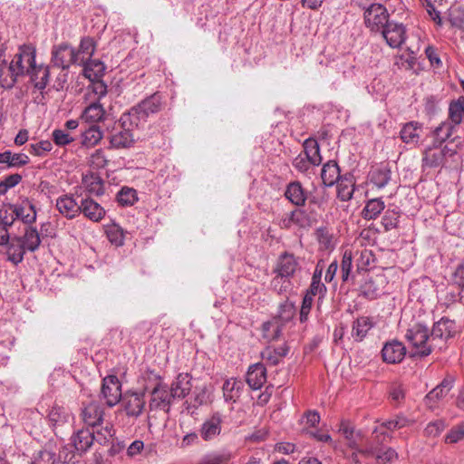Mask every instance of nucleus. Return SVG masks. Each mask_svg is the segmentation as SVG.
Listing matches in <instances>:
<instances>
[{
  "instance_id": "nucleus-1",
  "label": "nucleus",
  "mask_w": 464,
  "mask_h": 464,
  "mask_svg": "<svg viewBox=\"0 0 464 464\" xmlns=\"http://www.w3.org/2000/svg\"><path fill=\"white\" fill-rule=\"evenodd\" d=\"M36 48L33 44H23L19 46L17 53L14 55L9 67L8 73L5 69H0V84L3 88L11 89L14 86L18 77L26 76L36 63Z\"/></svg>"
},
{
  "instance_id": "nucleus-2",
  "label": "nucleus",
  "mask_w": 464,
  "mask_h": 464,
  "mask_svg": "<svg viewBox=\"0 0 464 464\" xmlns=\"http://www.w3.org/2000/svg\"><path fill=\"white\" fill-rule=\"evenodd\" d=\"M405 338L409 343L411 356L426 357L438 350L439 343L433 339L431 331L421 324L411 325L406 332Z\"/></svg>"
},
{
  "instance_id": "nucleus-3",
  "label": "nucleus",
  "mask_w": 464,
  "mask_h": 464,
  "mask_svg": "<svg viewBox=\"0 0 464 464\" xmlns=\"http://www.w3.org/2000/svg\"><path fill=\"white\" fill-rule=\"evenodd\" d=\"M456 154L457 145L452 144V142L443 147L433 145L424 150L422 165L427 168H438L445 163L447 158H451Z\"/></svg>"
},
{
  "instance_id": "nucleus-4",
  "label": "nucleus",
  "mask_w": 464,
  "mask_h": 464,
  "mask_svg": "<svg viewBox=\"0 0 464 464\" xmlns=\"http://www.w3.org/2000/svg\"><path fill=\"white\" fill-rule=\"evenodd\" d=\"M51 62L53 66L67 70L71 64L84 62V57L79 58V53L67 43H62L52 48Z\"/></svg>"
},
{
  "instance_id": "nucleus-5",
  "label": "nucleus",
  "mask_w": 464,
  "mask_h": 464,
  "mask_svg": "<svg viewBox=\"0 0 464 464\" xmlns=\"http://www.w3.org/2000/svg\"><path fill=\"white\" fill-rule=\"evenodd\" d=\"M366 26L372 32H381L389 23L386 7L381 4L371 5L364 12Z\"/></svg>"
},
{
  "instance_id": "nucleus-6",
  "label": "nucleus",
  "mask_w": 464,
  "mask_h": 464,
  "mask_svg": "<svg viewBox=\"0 0 464 464\" xmlns=\"http://www.w3.org/2000/svg\"><path fill=\"white\" fill-rule=\"evenodd\" d=\"M299 269L298 258L294 254L285 252L281 254L276 261L274 268V273L276 276L273 279L272 283L276 285L279 278H290L294 276L295 272Z\"/></svg>"
},
{
  "instance_id": "nucleus-7",
  "label": "nucleus",
  "mask_w": 464,
  "mask_h": 464,
  "mask_svg": "<svg viewBox=\"0 0 464 464\" xmlns=\"http://www.w3.org/2000/svg\"><path fill=\"white\" fill-rule=\"evenodd\" d=\"M459 332L455 321L447 317H442L433 324L431 334L432 340L439 343L438 350L441 351L445 348L446 341L455 336Z\"/></svg>"
},
{
  "instance_id": "nucleus-8",
  "label": "nucleus",
  "mask_w": 464,
  "mask_h": 464,
  "mask_svg": "<svg viewBox=\"0 0 464 464\" xmlns=\"http://www.w3.org/2000/svg\"><path fill=\"white\" fill-rule=\"evenodd\" d=\"M101 392L109 407L115 406L123 397L121 383L116 375H108L102 380Z\"/></svg>"
},
{
  "instance_id": "nucleus-9",
  "label": "nucleus",
  "mask_w": 464,
  "mask_h": 464,
  "mask_svg": "<svg viewBox=\"0 0 464 464\" xmlns=\"http://www.w3.org/2000/svg\"><path fill=\"white\" fill-rule=\"evenodd\" d=\"M338 432L345 440L347 447L356 451L353 453V455L356 456L357 453L360 454V450H362L361 444L363 440V434L362 430H355L351 421L343 420L340 422ZM364 447H362V449Z\"/></svg>"
},
{
  "instance_id": "nucleus-10",
  "label": "nucleus",
  "mask_w": 464,
  "mask_h": 464,
  "mask_svg": "<svg viewBox=\"0 0 464 464\" xmlns=\"http://www.w3.org/2000/svg\"><path fill=\"white\" fill-rule=\"evenodd\" d=\"M132 129L124 127L119 120L113 126L110 137V144L114 149H127L134 144Z\"/></svg>"
},
{
  "instance_id": "nucleus-11",
  "label": "nucleus",
  "mask_w": 464,
  "mask_h": 464,
  "mask_svg": "<svg viewBox=\"0 0 464 464\" xmlns=\"http://www.w3.org/2000/svg\"><path fill=\"white\" fill-rule=\"evenodd\" d=\"M174 396L165 384H158L153 388L150 400V410H162L169 412Z\"/></svg>"
},
{
  "instance_id": "nucleus-12",
  "label": "nucleus",
  "mask_w": 464,
  "mask_h": 464,
  "mask_svg": "<svg viewBox=\"0 0 464 464\" xmlns=\"http://www.w3.org/2000/svg\"><path fill=\"white\" fill-rule=\"evenodd\" d=\"M360 454L364 458H375L377 464L391 463L398 459V453L391 447L365 446L360 450Z\"/></svg>"
},
{
  "instance_id": "nucleus-13",
  "label": "nucleus",
  "mask_w": 464,
  "mask_h": 464,
  "mask_svg": "<svg viewBox=\"0 0 464 464\" xmlns=\"http://www.w3.org/2000/svg\"><path fill=\"white\" fill-rule=\"evenodd\" d=\"M380 33L392 48L400 47L406 39L405 26L395 22H390Z\"/></svg>"
},
{
  "instance_id": "nucleus-14",
  "label": "nucleus",
  "mask_w": 464,
  "mask_h": 464,
  "mask_svg": "<svg viewBox=\"0 0 464 464\" xmlns=\"http://www.w3.org/2000/svg\"><path fill=\"white\" fill-rule=\"evenodd\" d=\"M121 403L128 416L137 418L142 413L146 401L143 393L127 392L123 394Z\"/></svg>"
},
{
  "instance_id": "nucleus-15",
  "label": "nucleus",
  "mask_w": 464,
  "mask_h": 464,
  "mask_svg": "<svg viewBox=\"0 0 464 464\" xmlns=\"http://www.w3.org/2000/svg\"><path fill=\"white\" fill-rule=\"evenodd\" d=\"M84 424L95 428L102 425L104 418L103 407L98 401H91L85 405L81 412Z\"/></svg>"
},
{
  "instance_id": "nucleus-16",
  "label": "nucleus",
  "mask_w": 464,
  "mask_h": 464,
  "mask_svg": "<svg viewBox=\"0 0 464 464\" xmlns=\"http://www.w3.org/2000/svg\"><path fill=\"white\" fill-rule=\"evenodd\" d=\"M81 214L88 220L99 223L106 216L105 208L91 197L82 198L80 202Z\"/></svg>"
},
{
  "instance_id": "nucleus-17",
  "label": "nucleus",
  "mask_w": 464,
  "mask_h": 464,
  "mask_svg": "<svg viewBox=\"0 0 464 464\" xmlns=\"http://www.w3.org/2000/svg\"><path fill=\"white\" fill-rule=\"evenodd\" d=\"M55 206L59 213L68 219H73L81 214L80 204L72 194L60 196Z\"/></svg>"
},
{
  "instance_id": "nucleus-18",
  "label": "nucleus",
  "mask_w": 464,
  "mask_h": 464,
  "mask_svg": "<svg viewBox=\"0 0 464 464\" xmlns=\"http://www.w3.org/2000/svg\"><path fill=\"white\" fill-rule=\"evenodd\" d=\"M455 378L447 375L442 382L431 390L425 397L426 404L430 408H434L438 401L442 399L453 388Z\"/></svg>"
},
{
  "instance_id": "nucleus-19",
  "label": "nucleus",
  "mask_w": 464,
  "mask_h": 464,
  "mask_svg": "<svg viewBox=\"0 0 464 464\" xmlns=\"http://www.w3.org/2000/svg\"><path fill=\"white\" fill-rule=\"evenodd\" d=\"M406 353V348L401 342L392 340L384 344L382 356L387 363H398L402 361Z\"/></svg>"
},
{
  "instance_id": "nucleus-20",
  "label": "nucleus",
  "mask_w": 464,
  "mask_h": 464,
  "mask_svg": "<svg viewBox=\"0 0 464 464\" xmlns=\"http://www.w3.org/2000/svg\"><path fill=\"white\" fill-rule=\"evenodd\" d=\"M266 369L261 362L254 363L248 367L246 382L252 390H259L266 382Z\"/></svg>"
},
{
  "instance_id": "nucleus-21",
  "label": "nucleus",
  "mask_w": 464,
  "mask_h": 464,
  "mask_svg": "<svg viewBox=\"0 0 464 464\" xmlns=\"http://www.w3.org/2000/svg\"><path fill=\"white\" fill-rule=\"evenodd\" d=\"M221 429V416L216 413L204 420L199 430V434L204 440L209 441L215 440L220 434Z\"/></svg>"
},
{
  "instance_id": "nucleus-22",
  "label": "nucleus",
  "mask_w": 464,
  "mask_h": 464,
  "mask_svg": "<svg viewBox=\"0 0 464 464\" xmlns=\"http://www.w3.org/2000/svg\"><path fill=\"white\" fill-rule=\"evenodd\" d=\"M14 213L25 224H33L36 220L35 206L29 198H24L14 206Z\"/></svg>"
},
{
  "instance_id": "nucleus-23",
  "label": "nucleus",
  "mask_w": 464,
  "mask_h": 464,
  "mask_svg": "<svg viewBox=\"0 0 464 464\" xmlns=\"http://www.w3.org/2000/svg\"><path fill=\"white\" fill-rule=\"evenodd\" d=\"M119 120L121 121V124L133 130L134 129L143 128L148 118L144 112L139 110L137 105L131 108L128 112H124Z\"/></svg>"
},
{
  "instance_id": "nucleus-24",
  "label": "nucleus",
  "mask_w": 464,
  "mask_h": 464,
  "mask_svg": "<svg viewBox=\"0 0 464 464\" xmlns=\"http://www.w3.org/2000/svg\"><path fill=\"white\" fill-rule=\"evenodd\" d=\"M26 76L30 77L31 82L36 89L43 91L49 82L50 68L47 65L35 63Z\"/></svg>"
},
{
  "instance_id": "nucleus-25",
  "label": "nucleus",
  "mask_w": 464,
  "mask_h": 464,
  "mask_svg": "<svg viewBox=\"0 0 464 464\" xmlns=\"http://www.w3.org/2000/svg\"><path fill=\"white\" fill-rule=\"evenodd\" d=\"M94 442V430L88 428L78 430L72 437V443L74 450L80 453L88 450Z\"/></svg>"
},
{
  "instance_id": "nucleus-26",
  "label": "nucleus",
  "mask_w": 464,
  "mask_h": 464,
  "mask_svg": "<svg viewBox=\"0 0 464 464\" xmlns=\"http://www.w3.org/2000/svg\"><path fill=\"white\" fill-rule=\"evenodd\" d=\"M285 197L296 207H302L305 204L307 195L299 181L290 182L285 188Z\"/></svg>"
},
{
  "instance_id": "nucleus-27",
  "label": "nucleus",
  "mask_w": 464,
  "mask_h": 464,
  "mask_svg": "<svg viewBox=\"0 0 464 464\" xmlns=\"http://www.w3.org/2000/svg\"><path fill=\"white\" fill-rule=\"evenodd\" d=\"M294 225L299 227H307L309 220L304 210L300 208L295 209L286 214L280 221V227L282 228L288 229Z\"/></svg>"
},
{
  "instance_id": "nucleus-28",
  "label": "nucleus",
  "mask_w": 464,
  "mask_h": 464,
  "mask_svg": "<svg viewBox=\"0 0 464 464\" xmlns=\"http://www.w3.org/2000/svg\"><path fill=\"white\" fill-rule=\"evenodd\" d=\"M191 387L190 375L188 373H179L169 390L174 398L183 399L190 392Z\"/></svg>"
},
{
  "instance_id": "nucleus-29",
  "label": "nucleus",
  "mask_w": 464,
  "mask_h": 464,
  "mask_svg": "<svg viewBox=\"0 0 464 464\" xmlns=\"http://www.w3.org/2000/svg\"><path fill=\"white\" fill-rule=\"evenodd\" d=\"M422 133V126L417 121L406 123L401 130L400 135L403 142L417 145Z\"/></svg>"
},
{
  "instance_id": "nucleus-30",
  "label": "nucleus",
  "mask_w": 464,
  "mask_h": 464,
  "mask_svg": "<svg viewBox=\"0 0 464 464\" xmlns=\"http://www.w3.org/2000/svg\"><path fill=\"white\" fill-rule=\"evenodd\" d=\"M24 248L29 252H35L41 245V237L37 229L32 226L24 228L23 236L19 237Z\"/></svg>"
},
{
  "instance_id": "nucleus-31",
  "label": "nucleus",
  "mask_w": 464,
  "mask_h": 464,
  "mask_svg": "<svg viewBox=\"0 0 464 464\" xmlns=\"http://www.w3.org/2000/svg\"><path fill=\"white\" fill-rule=\"evenodd\" d=\"M105 115L106 111L103 106L99 102H92L83 110L81 118L84 121L95 125V123L102 121Z\"/></svg>"
},
{
  "instance_id": "nucleus-32",
  "label": "nucleus",
  "mask_w": 464,
  "mask_h": 464,
  "mask_svg": "<svg viewBox=\"0 0 464 464\" xmlns=\"http://www.w3.org/2000/svg\"><path fill=\"white\" fill-rule=\"evenodd\" d=\"M337 183V197L342 201H348L354 192V179L350 174L343 175Z\"/></svg>"
},
{
  "instance_id": "nucleus-33",
  "label": "nucleus",
  "mask_w": 464,
  "mask_h": 464,
  "mask_svg": "<svg viewBox=\"0 0 464 464\" xmlns=\"http://www.w3.org/2000/svg\"><path fill=\"white\" fill-rule=\"evenodd\" d=\"M343 176L340 175V169L336 161L329 160L325 164H324L321 178L323 183L331 187L336 183Z\"/></svg>"
},
{
  "instance_id": "nucleus-34",
  "label": "nucleus",
  "mask_w": 464,
  "mask_h": 464,
  "mask_svg": "<svg viewBox=\"0 0 464 464\" xmlns=\"http://www.w3.org/2000/svg\"><path fill=\"white\" fill-rule=\"evenodd\" d=\"M7 246V256L8 260L17 265L24 260V256L26 250L24 248L20 237H14L10 238Z\"/></svg>"
},
{
  "instance_id": "nucleus-35",
  "label": "nucleus",
  "mask_w": 464,
  "mask_h": 464,
  "mask_svg": "<svg viewBox=\"0 0 464 464\" xmlns=\"http://www.w3.org/2000/svg\"><path fill=\"white\" fill-rule=\"evenodd\" d=\"M82 184L90 194L102 196L104 193L102 179L96 174L91 173L82 176Z\"/></svg>"
},
{
  "instance_id": "nucleus-36",
  "label": "nucleus",
  "mask_w": 464,
  "mask_h": 464,
  "mask_svg": "<svg viewBox=\"0 0 464 464\" xmlns=\"http://www.w3.org/2000/svg\"><path fill=\"white\" fill-rule=\"evenodd\" d=\"M384 208L385 203L381 198L369 199L362 210V217L366 220L376 219Z\"/></svg>"
},
{
  "instance_id": "nucleus-37",
  "label": "nucleus",
  "mask_w": 464,
  "mask_h": 464,
  "mask_svg": "<svg viewBox=\"0 0 464 464\" xmlns=\"http://www.w3.org/2000/svg\"><path fill=\"white\" fill-rule=\"evenodd\" d=\"M70 419L71 414L69 411L58 405L53 406L48 414L49 422L54 429L68 423Z\"/></svg>"
},
{
  "instance_id": "nucleus-38",
  "label": "nucleus",
  "mask_w": 464,
  "mask_h": 464,
  "mask_svg": "<svg viewBox=\"0 0 464 464\" xmlns=\"http://www.w3.org/2000/svg\"><path fill=\"white\" fill-rule=\"evenodd\" d=\"M243 383L237 379H227L223 383V396L226 401L235 402L240 396Z\"/></svg>"
},
{
  "instance_id": "nucleus-39",
  "label": "nucleus",
  "mask_w": 464,
  "mask_h": 464,
  "mask_svg": "<svg viewBox=\"0 0 464 464\" xmlns=\"http://www.w3.org/2000/svg\"><path fill=\"white\" fill-rule=\"evenodd\" d=\"M83 74L90 81L101 79L105 71L103 63L99 60H87L83 63Z\"/></svg>"
},
{
  "instance_id": "nucleus-40",
  "label": "nucleus",
  "mask_w": 464,
  "mask_h": 464,
  "mask_svg": "<svg viewBox=\"0 0 464 464\" xmlns=\"http://www.w3.org/2000/svg\"><path fill=\"white\" fill-rule=\"evenodd\" d=\"M29 161V157L24 153H12L10 150L0 152V163L7 164L8 168L23 167Z\"/></svg>"
},
{
  "instance_id": "nucleus-41",
  "label": "nucleus",
  "mask_w": 464,
  "mask_h": 464,
  "mask_svg": "<svg viewBox=\"0 0 464 464\" xmlns=\"http://www.w3.org/2000/svg\"><path fill=\"white\" fill-rule=\"evenodd\" d=\"M372 326L373 324L369 317H360L353 324L352 336L355 341L362 342Z\"/></svg>"
},
{
  "instance_id": "nucleus-42",
  "label": "nucleus",
  "mask_w": 464,
  "mask_h": 464,
  "mask_svg": "<svg viewBox=\"0 0 464 464\" xmlns=\"http://www.w3.org/2000/svg\"><path fill=\"white\" fill-rule=\"evenodd\" d=\"M288 347L282 345L277 348L267 346L261 353L262 359L271 365H276L287 354Z\"/></svg>"
},
{
  "instance_id": "nucleus-43",
  "label": "nucleus",
  "mask_w": 464,
  "mask_h": 464,
  "mask_svg": "<svg viewBox=\"0 0 464 464\" xmlns=\"http://www.w3.org/2000/svg\"><path fill=\"white\" fill-rule=\"evenodd\" d=\"M304 155L313 166H319L322 162L318 142L314 139H307L304 142Z\"/></svg>"
},
{
  "instance_id": "nucleus-44",
  "label": "nucleus",
  "mask_w": 464,
  "mask_h": 464,
  "mask_svg": "<svg viewBox=\"0 0 464 464\" xmlns=\"http://www.w3.org/2000/svg\"><path fill=\"white\" fill-rule=\"evenodd\" d=\"M392 179V171L387 166H381L373 169L370 175V181L377 188H384Z\"/></svg>"
},
{
  "instance_id": "nucleus-45",
  "label": "nucleus",
  "mask_w": 464,
  "mask_h": 464,
  "mask_svg": "<svg viewBox=\"0 0 464 464\" xmlns=\"http://www.w3.org/2000/svg\"><path fill=\"white\" fill-rule=\"evenodd\" d=\"M449 120L453 126L459 125L464 121V98L460 97L457 101L450 103Z\"/></svg>"
},
{
  "instance_id": "nucleus-46",
  "label": "nucleus",
  "mask_w": 464,
  "mask_h": 464,
  "mask_svg": "<svg viewBox=\"0 0 464 464\" xmlns=\"http://www.w3.org/2000/svg\"><path fill=\"white\" fill-rule=\"evenodd\" d=\"M102 132L99 126L92 125L82 135V144L87 148H92L102 139Z\"/></svg>"
},
{
  "instance_id": "nucleus-47",
  "label": "nucleus",
  "mask_w": 464,
  "mask_h": 464,
  "mask_svg": "<svg viewBox=\"0 0 464 464\" xmlns=\"http://www.w3.org/2000/svg\"><path fill=\"white\" fill-rule=\"evenodd\" d=\"M117 202L121 207H130L133 206L138 201L137 191L129 187H123L117 193L116 197Z\"/></svg>"
},
{
  "instance_id": "nucleus-48",
  "label": "nucleus",
  "mask_w": 464,
  "mask_h": 464,
  "mask_svg": "<svg viewBox=\"0 0 464 464\" xmlns=\"http://www.w3.org/2000/svg\"><path fill=\"white\" fill-rule=\"evenodd\" d=\"M105 234L108 240L117 246H122L124 243L125 234L123 229L117 224L112 223L105 227Z\"/></svg>"
},
{
  "instance_id": "nucleus-49",
  "label": "nucleus",
  "mask_w": 464,
  "mask_h": 464,
  "mask_svg": "<svg viewBox=\"0 0 464 464\" xmlns=\"http://www.w3.org/2000/svg\"><path fill=\"white\" fill-rule=\"evenodd\" d=\"M316 237L321 249L332 250L334 248L335 240L334 235L326 227H319L316 230Z\"/></svg>"
},
{
  "instance_id": "nucleus-50",
  "label": "nucleus",
  "mask_w": 464,
  "mask_h": 464,
  "mask_svg": "<svg viewBox=\"0 0 464 464\" xmlns=\"http://www.w3.org/2000/svg\"><path fill=\"white\" fill-rule=\"evenodd\" d=\"M139 110L148 118L150 114L157 113L160 111L161 103L158 96H151L138 104Z\"/></svg>"
},
{
  "instance_id": "nucleus-51",
  "label": "nucleus",
  "mask_w": 464,
  "mask_h": 464,
  "mask_svg": "<svg viewBox=\"0 0 464 464\" xmlns=\"http://www.w3.org/2000/svg\"><path fill=\"white\" fill-rule=\"evenodd\" d=\"M232 458L233 454L229 450H225L206 456L202 464H227Z\"/></svg>"
},
{
  "instance_id": "nucleus-52",
  "label": "nucleus",
  "mask_w": 464,
  "mask_h": 464,
  "mask_svg": "<svg viewBox=\"0 0 464 464\" xmlns=\"http://www.w3.org/2000/svg\"><path fill=\"white\" fill-rule=\"evenodd\" d=\"M454 127L450 121H443L435 129L434 136L440 145L450 138Z\"/></svg>"
},
{
  "instance_id": "nucleus-53",
  "label": "nucleus",
  "mask_w": 464,
  "mask_h": 464,
  "mask_svg": "<svg viewBox=\"0 0 464 464\" xmlns=\"http://www.w3.org/2000/svg\"><path fill=\"white\" fill-rule=\"evenodd\" d=\"M95 51V43L90 37H85L81 40L79 49L76 50L79 53V58L84 57V62L91 59Z\"/></svg>"
},
{
  "instance_id": "nucleus-54",
  "label": "nucleus",
  "mask_w": 464,
  "mask_h": 464,
  "mask_svg": "<svg viewBox=\"0 0 464 464\" xmlns=\"http://www.w3.org/2000/svg\"><path fill=\"white\" fill-rule=\"evenodd\" d=\"M353 253L352 250H345L341 262V277L343 282L349 279L353 266Z\"/></svg>"
},
{
  "instance_id": "nucleus-55",
  "label": "nucleus",
  "mask_w": 464,
  "mask_h": 464,
  "mask_svg": "<svg viewBox=\"0 0 464 464\" xmlns=\"http://www.w3.org/2000/svg\"><path fill=\"white\" fill-rule=\"evenodd\" d=\"M391 439V435L389 432L384 430L383 427L376 426L372 430L370 441L366 446H379L382 447V444Z\"/></svg>"
},
{
  "instance_id": "nucleus-56",
  "label": "nucleus",
  "mask_w": 464,
  "mask_h": 464,
  "mask_svg": "<svg viewBox=\"0 0 464 464\" xmlns=\"http://www.w3.org/2000/svg\"><path fill=\"white\" fill-rule=\"evenodd\" d=\"M400 218V213L395 210L388 209L382 218V225L385 231H390L397 227Z\"/></svg>"
},
{
  "instance_id": "nucleus-57",
  "label": "nucleus",
  "mask_w": 464,
  "mask_h": 464,
  "mask_svg": "<svg viewBox=\"0 0 464 464\" xmlns=\"http://www.w3.org/2000/svg\"><path fill=\"white\" fill-rule=\"evenodd\" d=\"M464 440V422L452 427L445 436V442L449 444L457 443Z\"/></svg>"
},
{
  "instance_id": "nucleus-58",
  "label": "nucleus",
  "mask_w": 464,
  "mask_h": 464,
  "mask_svg": "<svg viewBox=\"0 0 464 464\" xmlns=\"http://www.w3.org/2000/svg\"><path fill=\"white\" fill-rule=\"evenodd\" d=\"M355 255L359 256L356 259L358 269H366L367 266L374 261V256L369 249L357 250Z\"/></svg>"
},
{
  "instance_id": "nucleus-59",
  "label": "nucleus",
  "mask_w": 464,
  "mask_h": 464,
  "mask_svg": "<svg viewBox=\"0 0 464 464\" xmlns=\"http://www.w3.org/2000/svg\"><path fill=\"white\" fill-rule=\"evenodd\" d=\"M22 180V176L18 173L6 176L0 181V195L5 194L8 189L15 187Z\"/></svg>"
},
{
  "instance_id": "nucleus-60",
  "label": "nucleus",
  "mask_w": 464,
  "mask_h": 464,
  "mask_svg": "<svg viewBox=\"0 0 464 464\" xmlns=\"http://www.w3.org/2000/svg\"><path fill=\"white\" fill-rule=\"evenodd\" d=\"M55 453L48 450H43L34 456L33 464H55Z\"/></svg>"
},
{
  "instance_id": "nucleus-61",
  "label": "nucleus",
  "mask_w": 464,
  "mask_h": 464,
  "mask_svg": "<svg viewBox=\"0 0 464 464\" xmlns=\"http://www.w3.org/2000/svg\"><path fill=\"white\" fill-rule=\"evenodd\" d=\"M53 140L57 146H66L72 143L74 139L63 130L56 129L52 133Z\"/></svg>"
},
{
  "instance_id": "nucleus-62",
  "label": "nucleus",
  "mask_w": 464,
  "mask_h": 464,
  "mask_svg": "<svg viewBox=\"0 0 464 464\" xmlns=\"http://www.w3.org/2000/svg\"><path fill=\"white\" fill-rule=\"evenodd\" d=\"M113 434L112 426L107 423L105 427H102L101 430L94 431V441L99 444H105L111 438H112Z\"/></svg>"
},
{
  "instance_id": "nucleus-63",
  "label": "nucleus",
  "mask_w": 464,
  "mask_h": 464,
  "mask_svg": "<svg viewBox=\"0 0 464 464\" xmlns=\"http://www.w3.org/2000/svg\"><path fill=\"white\" fill-rule=\"evenodd\" d=\"M53 149V145L49 140H41L35 144L30 145L29 152L33 155L42 157L46 152L51 151Z\"/></svg>"
},
{
  "instance_id": "nucleus-64",
  "label": "nucleus",
  "mask_w": 464,
  "mask_h": 464,
  "mask_svg": "<svg viewBox=\"0 0 464 464\" xmlns=\"http://www.w3.org/2000/svg\"><path fill=\"white\" fill-rule=\"evenodd\" d=\"M445 428V421L442 420H437L435 421L430 422L426 426L424 432L429 437H437L444 430Z\"/></svg>"
}]
</instances>
